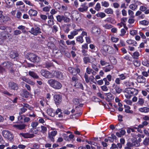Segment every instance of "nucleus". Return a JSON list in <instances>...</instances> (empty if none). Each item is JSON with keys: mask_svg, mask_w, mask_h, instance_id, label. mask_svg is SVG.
Wrapping results in <instances>:
<instances>
[{"mask_svg": "<svg viewBox=\"0 0 149 149\" xmlns=\"http://www.w3.org/2000/svg\"><path fill=\"white\" fill-rule=\"evenodd\" d=\"M123 92L127 98H130L133 95H136L139 92L137 89L131 88H127L125 89Z\"/></svg>", "mask_w": 149, "mask_h": 149, "instance_id": "f257e3e1", "label": "nucleus"}, {"mask_svg": "<svg viewBox=\"0 0 149 149\" xmlns=\"http://www.w3.org/2000/svg\"><path fill=\"white\" fill-rule=\"evenodd\" d=\"M47 83L51 87L55 89H59L62 87L61 83L55 79H50L48 81Z\"/></svg>", "mask_w": 149, "mask_h": 149, "instance_id": "f03ea898", "label": "nucleus"}, {"mask_svg": "<svg viewBox=\"0 0 149 149\" xmlns=\"http://www.w3.org/2000/svg\"><path fill=\"white\" fill-rule=\"evenodd\" d=\"M101 52L104 55H106L107 53L112 54L115 53L113 48L112 47L107 45L103 46Z\"/></svg>", "mask_w": 149, "mask_h": 149, "instance_id": "7ed1b4c3", "label": "nucleus"}, {"mask_svg": "<svg viewBox=\"0 0 149 149\" xmlns=\"http://www.w3.org/2000/svg\"><path fill=\"white\" fill-rule=\"evenodd\" d=\"M27 58L32 62L34 63H38L40 61V58L33 54H29L27 57Z\"/></svg>", "mask_w": 149, "mask_h": 149, "instance_id": "20e7f679", "label": "nucleus"}, {"mask_svg": "<svg viewBox=\"0 0 149 149\" xmlns=\"http://www.w3.org/2000/svg\"><path fill=\"white\" fill-rule=\"evenodd\" d=\"M3 136L8 140L12 141L13 139V134L8 130H3L2 132Z\"/></svg>", "mask_w": 149, "mask_h": 149, "instance_id": "39448f33", "label": "nucleus"}, {"mask_svg": "<svg viewBox=\"0 0 149 149\" xmlns=\"http://www.w3.org/2000/svg\"><path fill=\"white\" fill-rule=\"evenodd\" d=\"M53 78L55 77L60 79H62L63 77V73L58 70H53L52 71Z\"/></svg>", "mask_w": 149, "mask_h": 149, "instance_id": "423d86ee", "label": "nucleus"}, {"mask_svg": "<svg viewBox=\"0 0 149 149\" xmlns=\"http://www.w3.org/2000/svg\"><path fill=\"white\" fill-rule=\"evenodd\" d=\"M40 73L41 75L47 78H53L52 72H51L45 70H42L40 71Z\"/></svg>", "mask_w": 149, "mask_h": 149, "instance_id": "0eeeda50", "label": "nucleus"}, {"mask_svg": "<svg viewBox=\"0 0 149 149\" xmlns=\"http://www.w3.org/2000/svg\"><path fill=\"white\" fill-rule=\"evenodd\" d=\"M29 32L35 36H36L38 34L41 33L40 29L38 27L32 28L31 30L29 31Z\"/></svg>", "mask_w": 149, "mask_h": 149, "instance_id": "6e6552de", "label": "nucleus"}, {"mask_svg": "<svg viewBox=\"0 0 149 149\" xmlns=\"http://www.w3.org/2000/svg\"><path fill=\"white\" fill-rule=\"evenodd\" d=\"M83 61L85 64H86L88 63H92L95 61V59L92 56L89 57H85L83 58Z\"/></svg>", "mask_w": 149, "mask_h": 149, "instance_id": "1a4fd4ad", "label": "nucleus"}, {"mask_svg": "<svg viewBox=\"0 0 149 149\" xmlns=\"http://www.w3.org/2000/svg\"><path fill=\"white\" fill-rule=\"evenodd\" d=\"M10 34L7 32L2 31L0 33V39L1 40H4L9 37Z\"/></svg>", "mask_w": 149, "mask_h": 149, "instance_id": "9d476101", "label": "nucleus"}, {"mask_svg": "<svg viewBox=\"0 0 149 149\" xmlns=\"http://www.w3.org/2000/svg\"><path fill=\"white\" fill-rule=\"evenodd\" d=\"M57 132L56 131H54L50 132H49L48 138L52 142L54 141V137L57 134Z\"/></svg>", "mask_w": 149, "mask_h": 149, "instance_id": "9b49d317", "label": "nucleus"}, {"mask_svg": "<svg viewBox=\"0 0 149 149\" xmlns=\"http://www.w3.org/2000/svg\"><path fill=\"white\" fill-rule=\"evenodd\" d=\"M69 72L73 75H75L80 72V70L79 68H74L71 67L68 68Z\"/></svg>", "mask_w": 149, "mask_h": 149, "instance_id": "f8f14e48", "label": "nucleus"}, {"mask_svg": "<svg viewBox=\"0 0 149 149\" xmlns=\"http://www.w3.org/2000/svg\"><path fill=\"white\" fill-rule=\"evenodd\" d=\"M91 33L95 36L98 35L100 32V29L96 26H93L92 28Z\"/></svg>", "mask_w": 149, "mask_h": 149, "instance_id": "ddd939ff", "label": "nucleus"}, {"mask_svg": "<svg viewBox=\"0 0 149 149\" xmlns=\"http://www.w3.org/2000/svg\"><path fill=\"white\" fill-rule=\"evenodd\" d=\"M84 77L87 83H88L90 81L93 82L94 79V77L93 76H91L88 78V75L86 73L85 74Z\"/></svg>", "mask_w": 149, "mask_h": 149, "instance_id": "4468645a", "label": "nucleus"}, {"mask_svg": "<svg viewBox=\"0 0 149 149\" xmlns=\"http://www.w3.org/2000/svg\"><path fill=\"white\" fill-rule=\"evenodd\" d=\"M8 85L9 88L12 89L17 90L18 89V86L17 84L13 82H10L9 83Z\"/></svg>", "mask_w": 149, "mask_h": 149, "instance_id": "2eb2a0df", "label": "nucleus"}, {"mask_svg": "<svg viewBox=\"0 0 149 149\" xmlns=\"http://www.w3.org/2000/svg\"><path fill=\"white\" fill-rule=\"evenodd\" d=\"M20 135L25 138H31L33 137L34 136V135L33 134H30L29 133H21L20 134Z\"/></svg>", "mask_w": 149, "mask_h": 149, "instance_id": "dca6fc26", "label": "nucleus"}, {"mask_svg": "<svg viewBox=\"0 0 149 149\" xmlns=\"http://www.w3.org/2000/svg\"><path fill=\"white\" fill-rule=\"evenodd\" d=\"M26 126V125L24 123L19 124H16L14 125H13L14 127L16 129L19 130L24 129Z\"/></svg>", "mask_w": 149, "mask_h": 149, "instance_id": "f3484780", "label": "nucleus"}, {"mask_svg": "<svg viewBox=\"0 0 149 149\" xmlns=\"http://www.w3.org/2000/svg\"><path fill=\"white\" fill-rule=\"evenodd\" d=\"M54 99L56 105H58L61 102V97L59 95H55L54 96Z\"/></svg>", "mask_w": 149, "mask_h": 149, "instance_id": "a211bd4d", "label": "nucleus"}, {"mask_svg": "<svg viewBox=\"0 0 149 149\" xmlns=\"http://www.w3.org/2000/svg\"><path fill=\"white\" fill-rule=\"evenodd\" d=\"M3 67L8 69L10 68L13 66V64L10 61H6L2 63Z\"/></svg>", "mask_w": 149, "mask_h": 149, "instance_id": "6ab92c4d", "label": "nucleus"}, {"mask_svg": "<svg viewBox=\"0 0 149 149\" xmlns=\"http://www.w3.org/2000/svg\"><path fill=\"white\" fill-rule=\"evenodd\" d=\"M112 87L115 89L116 92L117 93L119 94L122 92V89L120 88L119 86L115 84H114L113 85Z\"/></svg>", "mask_w": 149, "mask_h": 149, "instance_id": "aec40b11", "label": "nucleus"}, {"mask_svg": "<svg viewBox=\"0 0 149 149\" xmlns=\"http://www.w3.org/2000/svg\"><path fill=\"white\" fill-rule=\"evenodd\" d=\"M29 92L26 90L23 89L20 93V95L22 97L25 98H27L29 95Z\"/></svg>", "mask_w": 149, "mask_h": 149, "instance_id": "412c9836", "label": "nucleus"}, {"mask_svg": "<svg viewBox=\"0 0 149 149\" xmlns=\"http://www.w3.org/2000/svg\"><path fill=\"white\" fill-rule=\"evenodd\" d=\"M10 19V18L7 16H4L3 15L0 16V21L1 22L6 23Z\"/></svg>", "mask_w": 149, "mask_h": 149, "instance_id": "4be33fe9", "label": "nucleus"}, {"mask_svg": "<svg viewBox=\"0 0 149 149\" xmlns=\"http://www.w3.org/2000/svg\"><path fill=\"white\" fill-rule=\"evenodd\" d=\"M139 111L141 112L147 113L149 112V108L146 107H143L138 109Z\"/></svg>", "mask_w": 149, "mask_h": 149, "instance_id": "5701e85b", "label": "nucleus"}, {"mask_svg": "<svg viewBox=\"0 0 149 149\" xmlns=\"http://www.w3.org/2000/svg\"><path fill=\"white\" fill-rule=\"evenodd\" d=\"M113 67L111 65H108L103 68V70L105 72H109L113 69Z\"/></svg>", "mask_w": 149, "mask_h": 149, "instance_id": "b1692460", "label": "nucleus"}, {"mask_svg": "<svg viewBox=\"0 0 149 149\" xmlns=\"http://www.w3.org/2000/svg\"><path fill=\"white\" fill-rule=\"evenodd\" d=\"M81 6L82 7H80L78 8V10L79 11L81 12H83L84 11H86L88 9V7L87 6H86L85 4V3L82 4Z\"/></svg>", "mask_w": 149, "mask_h": 149, "instance_id": "393cba45", "label": "nucleus"}, {"mask_svg": "<svg viewBox=\"0 0 149 149\" xmlns=\"http://www.w3.org/2000/svg\"><path fill=\"white\" fill-rule=\"evenodd\" d=\"M28 13L30 16H36L37 15L38 12L33 9H31L29 10Z\"/></svg>", "mask_w": 149, "mask_h": 149, "instance_id": "a878e982", "label": "nucleus"}, {"mask_svg": "<svg viewBox=\"0 0 149 149\" xmlns=\"http://www.w3.org/2000/svg\"><path fill=\"white\" fill-rule=\"evenodd\" d=\"M54 111L52 109H47V113L49 116L54 117L55 116Z\"/></svg>", "mask_w": 149, "mask_h": 149, "instance_id": "bb28decb", "label": "nucleus"}, {"mask_svg": "<svg viewBox=\"0 0 149 149\" xmlns=\"http://www.w3.org/2000/svg\"><path fill=\"white\" fill-rule=\"evenodd\" d=\"M29 75L33 78L37 79L39 78L37 74L33 71H29Z\"/></svg>", "mask_w": 149, "mask_h": 149, "instance_id": "cd10ccee", "label": "nucleus"}, {"mask_svg": "<svg viewBox=\"0 0 149 149\" xmlns=\"http://www.w3.org/2000/svg\"><path fill=\"white\" fill-rule=\"evenodd\" d=\"M126 42L128 44L132 45L135 46H136L137 45V42L131 39L127 40Z\"/></svg>", "mask_w": 149, "mask_h": 149, "instance_id": "c85d7f7f", "label": "nucleus"}, {"mask_svg": "<svg viewBox=\"0 0 149 149\" xmlns=\"http://www.w3.org/2000/svg\"><path fill=\"white\" fill-rule=\"evenodd\" d=\"M18 56V54L15 51H11L10 54V57L12 58H14Z\"/></svg>", "mask_w": 149, "mask_h": 149, "instance_id": "c756f323", "label": "nucleus"}, {"mask_svg": "<svg viewBox=\"0 0 149 149\" xmlns=\"http://www.w3.org/2000/svg\"><path fill=\"white\" fill-rule=\"evenodd\" d=\"M137 81L139 83H145L146 81V79L144 77L140 76L138 77Z\"/></svg>", "mask_w": 149, "mask_h": 149, "instance_id": "7c9ffc66", "label": "nucleus"}, {"mask_svg": "<svg viewBox=\"0 0 149 149\" xmlns=\"http://www.w3.org/2000/svg\"><path fill=\"white\" fill-rule=\"evenodd\" d=\"M126 133L125 130H121L119 132L116 133V136L118 137H121L122 136L124 135Z\"/></svg>", "mask_w": 149, "mask_h": 149, "instance_id": "2f4dec72", "label": "nucleus"}, {"mask_svg": "<svg viewBox=\"0 0 149 149\" xmlns=\"http://www.w3.org/2000/svg\"><path fill=\"white\" fill-rule=\"evenodd\" d=\"M124 84L127 87L131 86H133L134 85V83L130 81H125L124 82Z\"/></svg>", "mask_w": 149, "mask_h": 149, "instance_id": "473e14b6", "label": "nucleus"}, {"mask_svg": "<svg viewBox=\"0 0 149 149\" xmlns=\"http://www.w3.org/2000/svg\"><path fill=\"white\" fill-rule=\"evenodd\" d=\"M22 105L24 107L27 108L29 110H32L33 109V107L30 106L29 104L27 103H23L22 104Z\"/></svg>", "mask_w": 149, "mask_h": 149, "instance_id": "72a5a7b5", "label": "nucleus"}, {"mask_svg": "<svg viewBox=\"0 0 149 149\" xmlns=\"http://www.w3.org/2000/svg\"><path fill=\"white\" fill-rule=\"evenodd\" d=\"M130 8L133 10H135L137 9L138 8V6L137 5L132 4L130 5L129 6Z\"/></svg>", "mask_w": 149, "mask_h": 149, "instance_id": "f704fd0d", "label": "nucleus"}, {"mask_svg": "<svg viewBox=\"0 0 149 149\" xmlns=\"http://www.w3.org/2000/svg\"><path fill=\"white\" fill-rule=\"evenodd\" d=\"M139 23L140 24L145 26H148L149 24V22L145 20L140 21Z\"/></svg>", "mask_w": 149, "mask_h": 149, "instance_id": "c9c22d12", "label": "nucleus"}, {"mask_svg": "<svg viewBox=\"0 0 149 149\" xmlns=\"http://www.w3.org/2000/svg\"><path fill=\"white\" fill-rule=\"evenodd\" d=\"M137 104L141 106H142L143 105L144 103V100L141 98H139L138 101L137 102Z\"/></svg>", "mask_w": 149, "mask_h": 149, "instance_id": "e433bc0d", "label": "nucleus"}, {"mask_svg": "<svg viewBox=\"0 0 149 149\" xmlns=\"http://www.w3.org/2000/svg\"><path fill=\"white\" fill-rule=\"evenodd\" d=\"M104 11L107 14H112L113 12V10L110 8L106 9L104 10Z\"/></svg>", "mask_w": 149, "mask_h": 149, "instance_id": "4c0bfd02", "label": "nucleus"}, {"mask_svg": "<svg viewBox=\"0 0 149 149\" xmlns=\"http://www.w3.org/2000/svg\"><path fill=\"white\" fill-rule=\"evenodd\" d=\"M59 25L58 24H57L54 25L53 27V32L56 33L58 31V29Z\"/></svg>", "mask_w": 149, "mask_h": 149, "instance_id": "58836bf2", "label": "nucleus"}, {"mask_svg": "<svg viewBox=\"0 0 149 149\" xmlns=\"http://www.w3.org/2000/svg\"><path fill=\"white\" fill-rule=\"evenodd\" d=\"M125 111L127 113H133V111L130 110V107L128 106H125Z\"/></svg>", "mask_w": 149, "mask_h": 149, "instance_id": "ea45409f", "label": "nucleus"}, {"mask_svg": "<svg viewBox=\"0 0 149 149\" xmlns=\"http://www.w3.org/2000/svg\"><path fill=\"white\" fill-rule=\"evenodd\" d=\"M96 15L97 17H100L101 18H103L105 17L106 15L104 13L100 12L96 14Z\"/></svg>", "mask_w": 149, "mask_h": 149, "instance_id": "a19ab883", "label": "nucleus"}, {"mask_svg": "<svg viewBox=\"0 0 149 149\" xmlns=\"http://www.w3.org/2000/svg\"><path fill=\"white\" fill-rule=\"evenodd\" d=\"M139 55V53L137 52H136L133 53L132 56L133 58L137 59L138 58Z\"/></svg>", "mask_w": 149, "mask_h": 149, "instance_id": "79ce46f5", "label": "nucleus"}, {"mask_svg": "<svg viewBox=\"0 0 149 149\" xmlns=\"http://www.w3.org/2000/svg\"><path fill=\"white\" fill-rule=\"evenodd\" d=\"M63 15H58L56 16L57 21L59 22H61L63 20Z\"/></svg>", "mask_w": 149, "mask_h": 149, "instance_id": "37998d69", "label": "nucleus"}, {"mask_svg": "<svg viewBox=\"0 0 149 149\" xmlns=\"http://www.w3.org/2000/svg\"><path fill=\"white\" fill-rule=\"evenodd\" d=\"M82 29H78L77 30L75 29L73 31H72L71 33V34L72 35L74 36L78 34V31H80V30H82Z\"/></svg>", "mask_w": 149, "mask_h": 149, "instance_id": "c03bdc74", "label": "nucleus"}, {"mask_svg": "<svg viewBox=\"0 0 149 149\" xmlns=\"http://www.w3.org/2000/svg\"><path fill=\"white\" fill-rule=\"evenodd\" d=\"M80 100L79 99L74 98L72 100L73 104L75 105H78L80 103Z\"/></svg>", "mask_w": 149, "mask_h": 149, "instance_id": "a18cd8bd", "label": "nucleus"}, {"mask_svg": "<svg viewBox=\"0 0 149 149\" xmlns=\"http://www.w3.org/2000/svg\"><path fill=\"white\" fill-rule=\"evenodd\" d=\"M77 40L81 43H82L84 42V40L82 36H79L76 38Z\"/></svg>", "mask_w": 149, "mask_h": 149, "instance_id": "49530a36", "label": "nucleus"}, {"mask_svg": "<svg viewBox=\"0 0 149 149\" xmlns=\"http://www.w3.org/2000/svg\"><path fill=\"white\" fill-rule=\"evenodd\" d=\"M41 130L40 131V132H41L44 134L47 132V129L46 127L42 125L41 126Z\"/></svg>", "mask_w": 149, "mask_h": 149, "instance_id": "de8ad7c7", "label": "nucleus"}, {"mask_svg": "<svg viewBox=\"0 0 149 149\" xmlns=\"http://www.w3.org/2000/svg\"><path fill=\"white\" fill-rule=\"evenodd\" d=\"M38 122H32L31 123V126L32 128H36L37 126L38 125Z\"/></svg>", "mask_w": 149, "mask_h": 149, "instance_id": "09e8293b", "label": "nucleus"}, {"mask_svg": "<svg viewBox=\"0 0 149 149\" xmlns=\"http://www.w3.org/2000/svg\"><path fill=\"white\" fill-rule=\"evenodd\" d=\"M142 64L143 65L148 67L149 66V60H145L143 61Z\"/></svg>", "mask_w": 149, "mask_h": 149, "instance_id": "8fccbe9b", "label": "nucleus"}, {"mask_svg": "<svg viewBox=\"0 0 149 149\" xmlns=\"http://www.w3.org/2000/svg\"><path fill=\"white\" fill-rule=\"evenodd\" d=\"M106 95L107 96V98L110 100L113 99L114 98L113 95L110 93H106Z\"/></svg>", "mask_w": 149, "mask_h": 149, "instance_id": "3c124183", "label": "nucleus"}, {"mask_svg": "<svg viewBox=\"0 0 149 149\" xmlns=\"http://www.w3.org/2000/svg\"><path fill=\"white\" fill-rule=\"evenodd\" d=\"M66 42L68 45H75V43L74 40L70 41L69 40H68L66 41Z\"/></svg>", "mask_w": 149, "mask_h": 149, "instance_id": "603ef678", "label": "nucleus"}, {"mask_svg": "<svg viewBox=\"0 0 149 149\" xmlns=\"http://www.w3.org/2000/svg\"><path fill=\"white\" fill-rule=\"evenodd\" d=\"M20 110V111L19 112V114L20 115L26 112L27 109L26 108L23 107H22L21 108Z\"/></svg>", "mask_w": 149, "mask_h": 149, "instance_id": "864d4df0", "label": "nucleus"}, {"mask_svg": "<svg viewBox=\"0 0 149 149\" xmlns=\"http://www.w3.org/2000/svg\"><path fill=\"white\" fill-rule=\"evenodd\" d=\"M133 63L134 65L136 67H139L140 65V62L137 60H135V61H134Z\"/></svg>", "mask_w": 149, "mask_h": 149, "instance_id": "5fc2aeb1", "label": "nucleus"}, {"mask_svg": "<svg viewBox=\"0 0 149 149\" xmlns=\"http://www.w3.org/2000/svg\"><path fill=\"white\" fill-rule=\"evenodd\" d=\"M101 4L102 6L105 7H107L109 6V3L106 1H102Z\"/></svg>", "mask_w": 149, "mask_h": 149, "instance_id": "6e6d98bb", "label": "nucleus"}, {"mask_svg": "<svg viewBox=\"0 0 149 149\" xmlns=\"http://www.w3.org/2000/svg\"><path fill=\"white\" fill-rule=\"evenodd\" d=\"M74 86L77 88H81V89L83 90L84 87L82 84L80 83H76L75 84Z\"/></svg>", "mask_w": 149, "mask_h": 149, "instance_id": "4d7b16f0", "label": "nucleus"}, {"mask_svg": "<svg viewBox=\"0 0 149 149\" xmlns=\"http://www.w3.org/2000/svg\"><path fill=\"white\" fill-rule=\"evenodd\" d=\"M143 143L145 146L149 145V138H146L143 141Z\"/></svg>", "mask_w": 149, "mask_h": 149, "instance_id": "13d9d810", "label": "nucleus"}, {"mask_svg": "<svg viewBox=\"0 0 149 149\" xmlns=\"http://www.w3.org/2000/svg\"><path fill=\"white\" fill-rule=\"evenodd\" d=\"M51 8L50 6H46L43 8L42 10L45 12H49Z\"/></svg>", "mask_w": 149, "mask_h": 149, "instance_id": "bf43d9fd", "label": "nucleus"}, {"mask_svg": "<svg viewBox=\"0 0 149 149\" xmlns=\"http://www.w3.org/2000/svg\"><path fill=\"white\" fill-rule=\"evenodd\" d=\"M25 26H23L20 25V26H19L17 27V29H18L22 31V32L23 33H24L26 31L24 30L25 29Z\"/></svg>", "mask_w": 149, "mask_h": 149, "instance_id": "052dcab7", "label": "nucleus"}, {"mask_svg": "<svg viewBox=\"0 0 149 149\" xmlns=\"http://www.w3.org/2000/svg\"><path fill=\"white\" fill-rule=\"evenodd\" d=\"M92 63L91 67L96 72H98L99 70L98 68H97V65L95 64Z\"/></svg>", "mask_w": 149, "mask_h": 149, "instance_id": "680f3d73", "label": "nucleus"}, {"mask_svg": "<svg viewBox=\"0 0 149 149\" xmlns=\"http://www.w3.org/2000/svg\"><path fill=\"white\" fill-rule=\"evenodd\" d=\"M54 7L56 9H59L60 8V4L57 2H55L53 4Z\"/></svg>", "mask_w": 149, "mask_h": 149, "instance_id": "e2e57ef3", "label": "nucleus"}, {"mask_svg": "<svg viewBox=\"0 0 149 149\" xmlns=\"http://www.w3.org/2000/svg\"><path fill=\"white\" fill-rule=\"evenodd\" d=\"M41 88V87L40 86H38V88H37V89H36L34 91V93L35 94L38 95L39 94L40 92V89Z\"/></svg>", "mask_w": 149, "mask_h": 149, "instance_id": "0e129e2a", "label": "nucleus"}, {"mask_svg": "<svg viewBox=\"0 0 149 149\" xmlns=\"http://www.w3.org/2000/svg\"><path fill=\"white\" fill-rule=\"evenodd\" d=\"M101 8V6L100 3H97L95 8V9L97 11H98L100 10Z\"/></svg>", "mask_w": 149, "mask_h": 149, "instance_id": "69168bd1", "label": "nucleus"}, {"mask_svg": "<svg viewBox=\"0 0 149 149\" xmlns=\"http://www.w3.org/2000/svg\"><path fill=\"white\" fill-rule=\"evenodd\" d=\"M132 143L133 146L138 147L140 145V143L137 141H132Z\"/></svg>", "mask_w": 149, "mask_h": 149, "instance_id": "338daca9", "label": "nucleus"}, {"mask_svg": "<svg viewBox=\"0 0 149 149\" xmlns=\"http://www.w3.org/2000/svg\"><path fill=\"white\" fill-rule=\"evenodd\" d=\"M63 20L65 22H68L70 21V19L66 17H65L63 15Z\"/></svg>", "mask_w": 149, "mask_h": 149, "instance_id": "774afa93", "label": "nucleus"}]
</instances>
